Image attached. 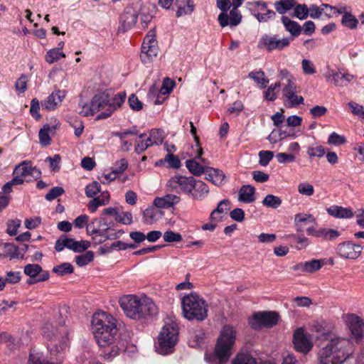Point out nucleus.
<instances>
[{"label":"nucleus","instance_id":"nucleus-1","mask_svg":"<svg viewBox=\"0 0 364 364\" xmlns=\"http://www.w3.org/2000/svg\"><path fill=\"white\" fill-rule=\"evenodd\" d=\"M92 334L101 348L100 355L105 359L117 355L124 347L119 340L116 319L104 311L97 310L92 314Z\"/></svg>","mask_w":364,"mask_h":364},{"label":"nucleus","instance_id":"nucleus-2","mask_svg":"<svg viewBox=\"0 0 364 364\" xmlns=\"http://www.w3.org/2000/svg\"><path fill=\"white\" fill-rule=\"evenodd\" d=\"M126 98V93H114L112 89L97 88L92 92V114L100 112L95 117V121L109 117L114 112L121 107Z\"/></svg>","mask_w":364,"mask_h":364},{"label":"nucleus","instance_id":"nucleus-3","mask_svg":"<svg viewBox=\"0 0 364 364\" xmlns=\"http://www.w3.org/2000/svg\"><path fill=\"white\" fill-rule=\"evenodd\" d=\"M353 353L350 341L343 337H335L318 352L317 364H343Z\"/></svg>","mask_w":364,"mask_h":364},{"label":"nucleus","instance_id":"nucleus-4","mask_svg":"<svg viewBox=\"0 0 364 364\" xmlns=\"http://www.w3.org/2000/svg\"><path fill=\"white\" fill-rule=\"evenodd\" d=\"M119 304L126 316L132 319H140L156 313L155 304L147 296L124 295L120 298Z\"/></svg>","mask_w":364,"mask_h":364},{"label":"nucleus","instance_id":"nucleus-5","mask_svg":"<svg viewBox=\"0 0 364 364\" xmlns=\"http://www.w3.org/2000/svg\"><path fill=\"white\" fill-rule=\"evenodd\" d=\"M237 331L230 325L224 326L220 331L215 349L213 360L210 364H225L231 355L235 343Z\"/></svg>","mask_w":364,"mask_h":364},{"label":"nucleus","instance_id":"nucleus-6","mask_svg":"<svg viewBox=\"0 0 364 364\" xmlns=\"http://www.w3.org/2000/svg\"><path fill=\"white\" fill-rule=\"evenodd\" d=\"M183 314L188 320L203 321L207 317L205 301L196 294L184 296L181 301Z\"/></svg>","mask_w":364,"mask_h":364},{"label":"nucleus","instance_id":"nucleus-7","mask_svg":"<svg viewBox=\"0 0 364 364\" xmlns=\"http://www.w3.org/2000/svg\"><path fill=\"white\" fill-rule=\"evenodd\" d=\"M178 340V328L174 322L166 323L159 336L157 351L162 355L171 353Z\"/></svg>","mask_w":364,"mask_h":364},{"label":"nucleus","instance_id":"nucleus-8","mask_svg":"<svg viewBox=\"0 0 364 364\" xmlns=\"http://www.w3.org/2000/svg\"><path fill=\"white\" fill-rule=\"evenodd\" d=\"M159 48L154 31H149L144 38L140 55L143 63L152 61L158 55Z\"/></svg>","mask_w":364,"mask_h":364},{"label":"nucleus","instance_id":"nucleus-9","mask_svg":"<svg viewBox=\"0 0 364 364\" xmlns=\"http://www.w3.org/2000/svg\"><path fill=\"white\" fill-rule=\"evenodd\" d=\"M279 314L274 311H262L255 313L249 318V324L254 329H259L262 326L272 327L277 323Z\"/></svg>","mask_w":364,"mask_h":364},{"label":"nucleus","instance_id":"nucleus-10","mask_svg":"<svg viewBox=\"0 0 364 364\" xmlns=\"http://www.w3.org/2000/svg\"><path fill=\"white\" fill-rule=\"evenodd\" d=\"M90 242L87 240H75L73 238H68L65 235L61 236L57 240L55 249L58 252H61L64 248H68L75 252H82L89 248Z\"/></svg>","mask_w":364,"mask_h":364},{"label":"nucleus","instance_id":"nucleus-11","mask_svg":"<svg viewBox=\"0 0 364 364\" xmlns=\"http://www.w3.org/2000/svg\"><path fill=\"white\" fill-rule=\"evenodd\" d=\"M252 15L259 23H266L276 17V13L268 9L264 1H257L249 4Z\"/></svg>","mask_w":364,"mask_h":364},{"label":"nucleus","instance_id":"nucleus-12","mask_svg":"<svg viewBox=\"0 0 364 364\" xmlns=\"http://www.w3.org/2000/svg\"><path fill=\"white\" fill-rule=\"evenodd\" d=\"M290 43L288 38H277L275 35H263L258 42V48H264L267 51L271 52L273 50H282L287 47Z\"/></svg>","mask_w":364,"mask_h":364},{"label":"nucleus","instance_id":"nucleus-13","mask_svg":"<svg viewBox=\"0 0 364 364\" xmlns=\"http://www.w3.org/2000/svg\"><path fill=\"white\" fill-rule=\"evenodd\" d=\"M193 178L175 175L168 180L167 186L171 191L176 193L183 192L189 194L192 191Z\"/></svg>","mask_w":364,"mask_h":364},{"label":"nucleus","instance_id":"nucleus-14","mask_svg":"<svg viewBox=\"0 0 364 364\" xmlns=\"http://www.w3.org/2000/svg\"><path fill=\"white\" fill-rule=\"evenodd\" d=\"M362 247L351 242L340 243L336 247V252L339 256L348 259H357L362 252Z\"/></svg>","mask_w":364,"mask_h":364},{"label":"nucleus","instance_id":"nucleus-15","mask_svg":"<svg viewBox=\"0 0 364 364\" xmlns=\"http://www.w3.org/2000/svg\"><path fill=\"white\" fill-rule=\"evenodd\" d=\"M293 343L295 349L304 354L309 352L313 347L311 341L301 328H299L294 332Z\"/></svg>","mask_w":364,"mask_h":364},{"label":"nucleus","instance_id":"nucleus-16","mask_svg":"<svg viewBox=\"0 0 364 364\" xmlns=\"http://www.w3.org/2000/svg\"><path fill=\"white\" fill-rule=\"evenodd\" d=\"M346 323L354 338L359 339L363 337L364 323L360 317L348 314L346 315Z\"/></svg>","mask_w":364,"mask_h":364},{"label":"nucleus","instance_id":"nucleus-17","mask_svg":"<svg viewBox=\"0 0 364 364\" xmlns=\"http://www.w3.org/2000/svg\"><path fill=\"white\" fill-rule=\"evenodd\" d=\"M100 192V185L97 182H92V212L102 205H105L109 202V193L107 191Z\"/></svg>","mask_w":364,"mask_h":364},{"label":"nucleus","instance_id":"nucleus-18","mask_svg":"<svg viewBox=\"0 0 364 364\" xmlns=\"http://www.w3.org/2000/svg\"><path fill=\"white\" fill-rule=\"evenodd\" d=\"M241 20L242 15L236 8H233L229 15L227 13L221 12L218 16V21L221 27L237 26Z\"/></svg>","mask_w":364,"mask_h":364},{"label":"nucleus","instance_id":"nucleus-19","mask_svg":"<svg viewBox=\"0 0 364 364\" xmlns=\"http://www.w3.org/2000/svg\"><path fill=\"white\" fill-rule=\"evenodd\" d=\"M137 13L132 8H127L120 17L119 30L125 32L132 28L137 21Z\"/></svg>","mask_w":364,"mask_h":364},{"label":"nucleus","instance_id":"nucleus-20","mask_svg":"<svg viewBox=\"0 0 364 364\" xmlns=\"http://www.w3.org/2000/svg\"><path fill=\"white\" fill-rule=\"evenodd\" d=\"M63 333L65 336H60L58 333L52 332V335L50 333L44 332V336L46 337L48 340L51 341L53 338L55 340L59 341L60 345L58 346L55 344L53 348H50V354L54 356H57L58 354L64 351L66 346L68 344V338L67 337V332L65 329L63 330Z\"/></svg>","mask_w":364,"mask_h":364},{"label":"nucleus","instance_id":"nucleus-21","mask_svg":"<svg viewBox=\"0 0 364 364\" xmlns=\"http://www.w3.org/2000/svg\"><path fill=\"white\" fill-rule=\"evenodd\" d=\"M109 77L110 69L109 66L102 65L101 66L99 65L96 67L94 75V87L100 85H108L109 82Z\"/></svg>","mask_w":364,"mask_h":364},{"label":"nucleus","instance_id":"nucleus-22","mask_svg":"<svg viewBox=\"0 0 364 364\" xmlns=\"http://www.w3.org/2000/svg\"><path fill=\"white\" fill-rule=\"evenodd\" d=\"M64 97L65 95L60 90L53 92L42 102V107L48 111L54 110Z\"/></svg>","mask_w":364,"mask_h":364},{"label":"nucleus","instance_id":"nucleus-23","mask_svg":"<svg viewBox=\"0 0 364 364\" xmlns=\"http://www.w3.org/2000/svg\"><path fill=\"white\" fill-rule=\"evenodd\" d=\"M0 248L4 257H9L10 259L23 258V254H21L19 248L13 243H1L0 244Z\"/></svg>","mask_w":364,"mask_h":364},{"label":"nucleus","instance_id":"nucleus-24","mask_svg":"<svg viewBox=\"0 0 364 364\" xmlns=\"http://www.w3.org/2000/svg\"><path fill=\"white\" fill-rule=\"evenodd\" d=\"M191 195L196 199H202L209 193L208 186L202 181H196L193 178Z\"/></svg>","mask_w":364,"mask_h":364},{"label":"nucleus","instance_id":"nucleus-25","mask_svg":"<svg viewBox=\"0 0 364 364\" xmlns=\"http://www.w3.org/2000/svg\"><path fill=\"white\" fill-rule=\"evenodd\" d=\"M180 201V198L176 195L167 194L163 197H157L154 200V204L159 208H168Z\"/></svg>","mask_w":364,"mask_h":364},{"label":"nucleus","instance_id":"nucleus-26","mask_svg":"<svg viewBox=\"0 0 364 364\" xmlns=\"http://www.w3.org/2000/svg\"><path fill=\"white\" fill-rule=\"evenodd\" d=\"M255 188L251 185L242 186L239 190L238 200L240 202L250 203L255 200Z\"/></svg>","mask_w":364,"mask_h":364},{"label":"nucleus","instance_id":"nucleus-27","mask_svg":"<svg viewBox=\"0 0 364 364\" xmlns=\"http://www.w3.org/2000/svg\"><path fill=\"white\" fill-rule=\"evenodd\" d=\"M57 125L50 126L49 124H45L43 128L40 129L38 136L42 146H47L50 144L51 139L49 134H54Z\"/></svg>","mask_w":364,"mask_h":364},{"label":"nucleus","instance_id":"nucleus-28","mask_svg":"<svg viewBox=\"0 0 364 364\" xmlns=\"http://www.w3.org/2000/svg\"><path fill=\"white\" fill-rule=\"evenodd\" d=\"M143 215L144 219L146 223L152 224L163 217L164 212L159 208L151 207L146 208L144 211Z\"/></svg>","mask_w":364,"mask_h":364},{"label":"nucleus","instance_id":"nucleus-29","mask_svg":"<svg viewBox=\"0 0 364 364\" xmlns=\"http://www.w3.org/2000/svg\"><path fill=\"white\" fill-rule=\"evenodd\" d=\"M230 208V201L228 199L220 201L217 208L212 211L210 217V220L215 222L219 221L222 218L220 215L225 214Z\"/></svg>","mask_w":364,"mask_h":364},{"label":"nucleus","instance_id":"nucleus-30","mask_svg":"<svg viewBox=\"0 0 364 364\" xmlns=\"http://www.w3.org/2000/svg\"><path fill=\"white\" fill-rule=\"evenodd\" d=\"M281 21L286 31L289 32L293 36H298L301 33V27L297 22L291 20L287 16H282Z\"/></svg>","mask_w":364,"mask_h":364},{"label":"nucleus","instance_id":"nucleus-31","mask_svg":"<svg viewBox=\"0 0 364 364\" xmlns=\"http://www.w3.org/2000/svg\"><path fill=\"white\" fill-rule=\"evenodd\" d=\"M205 172L207 173L206 179L213 184L220 186L223 183L225 176L222 171L208 167Z\"/></svg>","mask_w":364,"mask_h":364},{"label":"nucleus","instance_id":"nucleus-32","mask_svg":"<svg viewBox=\"0 0 364 364\" xmlns=\"http://www.w3.org/2000/svg\"><path fill=\"white\" fill-rule=\"evenodd\" d=\"M327 212L329 215L338 218H350L353 216L351 209L337 205L328 208Z\"/></svg>","mask_w":364,"mask_h":364},{"label":"nucleus","instance_id":"nucleus-33","mask_svg":"<svg viewBox=\"0 0 364 364\" xmlns=\"http://www.w3.org/2000/svg\"><path fill=\"white\" fill-rule=\"evenodd\" d=\"M175 6L177 8L176 15L178 17L190 14L193 11V4L191 0H176Z\"/></svg>","mask_w":364,"mask_h":364},{"label":"nucleus","instance_id":"nucleus-34","mask_svg":"<svg viewBox=\"0 0 364 364\" xmlns=\"http://www.w3.org/2000/svg\"><path fill=\"white\" fill-rule=\"evenodd\" d=\"M36 170L31 166V161H24L16 166L13 171V174H16L21 178L33 173V171Z\"/></svg>","mask_w":364,"mask_h":364},{"label":"nucleus","instance_id":"nucleus-35","mask_svg":"<svg viewBox=\"0 0 364 364\" xmlns=\"http://www.w3.org/2000/svg\"><path fill=\"white\" fill-rule=\"evenodd\" d=\"M322 267L321 260L312 259L309 262L300 263L298 266V269H300L303 272L313 273L319 270Z\"/></svg>","mask_w":364,"mask_h":364},{"label":"nucleus","instance_id":"nucleus-36","mask_svg":"<svg viewBox=\"0 0 364 364\" xmlns=\"http://www.w3.org/2000/svg\"><path fill=\"white\" fill-rule=\"evenodd\" d=\"M296 5L295 0H279L274 2L275 10L279 14L284 15L291 10Z\"/></svg>","mask_w":364,"mask_h":364},{"label":"nucleus","instance_id":"nucleus-37","mask_svg":"<svg viewBox=\"0 0 364 364\" xmlns=\"http://www.w3.org/2000/svg\"><path fill=\"white\" fill-rule=\"evenodd\" d=\"M186 166L191 173L196 176H200L207 170V168H205L194 159L187 160L186 161Z\"/></svg>","mask_w":364,"mask_h":364},{"label":"nucleus","instance_id":"nucleus-38","mask_svg":"<svg viewBox=\"0 0 364 364\" xmlns=\"http://www.w3.org/2000/svg\"><path fill=\"white\" fill-rule=\"evenodd\" d=\"M282 200L279 197L272 194L267 195L262 202L264 206L273 209L278 208L282 205Z\"/></svg>","mask_w":364,"mask_h":364},{"label":"nucleus","instance_id":"nucleus-39","mask_svg":"<svg viewBox=\"0 0 364 364\" xmlns=\"http://www.w3.org/2000/svg\"><path fill=\"white\" fill-rule=\"evenodd\" d=\"M190 127L191 133L193 136L196 146L195 157L199 159L203 164H206L207 161L205 159L201 158V155L203 154V149L200 146L199 137L196 135V128L194 127L192 122H190Z\"/></svg>","mask_w":364,"mask_h":364},{"label":"nucleus","instance_id":"nucleus-40","mask_svg":"<svg viewBox=\"0 0 364 364\" xmlns=\"http://www.w3.org/2000/svg\"><path fill=\"white\" fill-rule=\"evenodd\" d=\"M53 272L59 276H64L73 273V266L68 262H64L53 268Z\"/></svg>","mask_w":364,"mask_h":364},{"label":"nucleus","instance_id":"nucleus-41","mask_svg":"<svg viewBox=\"0 0 364 364\" xmlns=\"http://www.w3.org/2000/svg\"><path fill=\"white\" fill-rule=\"evenodd\" d=\"M309 14V8L303 4H296L294 6V11L293 16L300 19L304 20L306 19Z\"/></svg>","mask_w":364,"mask_h":364},{"label":"nucleus","instance_id":"nucleus-42","mask_svg":"<svg viewBox=\"0 0 364 364\" xmlns=\"http://www.w3.org/2000/svg\"><path fill=\"white\" fill-rule=\"evenodd\" d=\"M280 83L275 82L271 85L264 93V98L268 101H274L277 97V93L280 88Z\"/></svg>","mask_w":364,"mask_h":364},{"label":"nucleus","instance_id":"nucleus-43","mask_svg":"<svg viewBox=\"0 0 364 364\" xmlns=\"http://www.w3.org/2000/svg\"><path fill=\"white\" fill-rule=\"evenodd\" d=\"M232 364H257L256 360L248 353H239Z\"/></svg>","mask_w":364,"mask_h":364},{"label":"nucleus","instance_id":"nucleus-44","mask_svg":"<svg viewBox=\"0 0 364 364\" xmlns=\"http://www.w3.org/2000/svg\"><path fill=\"white\" fill-rule=\"evenodd\" d=\"M341 23L343 26L350 29H354L358 24V19L350 12L343 16Z\"/></svg>","mask_w":364,"mask_h":364},{"label":"nucleus","instance_id":"nucleus-45","mask_svg":"<svg viewBox=\"0 0 364 364\" xmlns=\"http://www.w3.org/2000/svg\"><path fill=\"white\" fill-rule=\"evenodd\" d=\"M249 77L254 80L257 83L260 84L262 87H266L269 83V80L265 77L262 71H252L248 75Z\"/></svg>","mask_w":364,"mask_h":364},{"label":"nucleus","instance_id":"nucleus-46","mask_svg":"<svg viewBox=\"0 0 364 364\" xmlns=\"http://www.w3.org/2000/svg\"><path fill=\"white\" fill-rule=\"evenodd\" d=\"M23 271L31 278H36L42 272V267L39 264H28L24 267Z\"/></svg>","mask_w":364,"mask_h":364},{"label":"nucleus","instance_id":"nucleus-47","mask_svg":"<svg viewBox=\"0 0 364 364\" xmlns=\"http://www.w3.org/2000/svg\"><path fill=\"white\" fill-rule=\"evenodd\" d=\"M327 80L331 82H333L336 86H346L343 73L332 72V73L329 74V75L327 77Z\"/></svg>","mask_w":364,"mask_h":364},{"label":"nucleus","instance_id":"nucleus-48","mask_svg":"<svg viewBox=\"0 0 364 364\" xmlns=\"http://www.w3.org/2000/svg\"><path fill=\"white\" fill-rule=\"evenodd\" d=\"M204 333L201 331H192L190 332L189 345L191 347L199 346L203 339Z\"/></svg>","mask_w":364,"mask_h":364},{"label":"nucleus","instance_id":"nucleus-49","mask_svg":"<svg viewBox=\"0 0 364 364\" xmlns=\"http://www.w3.org/2000/svg\"><path fill=\"white\" fill-rule=\"evenodd\" d=\"M65 55L59 51V50L53 48L47 52L46 55V60L47 63L51 64L58 60L60 58H65Z\"/></svg>","mask_w":364,"mask_h":364},{"label":"nucleus","instance_id":"nucleus-50","mask_svg":"<svg viewBox=\"0 0 364 364\" xmlns=\"http://www.w3.org/2000/svg\"><path fill=\"white\" fill-rule=\"evenodd\" d=\"M145 136L146 134H141L135 139V151L139 154H141L149 148L144 139Z\"/></svg>","mask_w":364,"mask_h":364},{"label":"nucleus","instance_id":"nucleus-51","mask_svg":"<svg viewBox=\"0 0 364 364\" xmlns=\"http://www.w3.org/2000/svg\"><path fill=\"white\" fill-rule=\"evenodd\" d=\"M314 222H315V218L311 214L297 213L296 215H295L294 223L297 226H299L301 223H314Z\"/></svg>","mask_w":364,"mask_h":364},{"label":"nucleus","instance_id":"nucleus-52","mask_svg":"<svg viewBox=\"0 0 364 364\" xmlns=\"http://www.w3.org/2000/svg\"><path fill=\"white\" fill-rule=\"evenodd\" d=\"M88 90H84L80 95V105L82 107V109L80 112V114L82 116H88L91 113V105L83 101V98L86 97L88 95Z\"/></svg>","mask_w":364,"mask_h":364},{"label":"nucleus","instance_id":"nucleus-53","mask_svg":"<svg viewBox=\"0 0 364 364\" xmlns=\"http://www.w3.org/2000/svg\"><path fill=\"white\" fill-rule=\"evenodd\" d=\"M149 134L154 143L157 146L161 144L165 138L164 132L161 129H151Z\"/></svg>","mask_w":364,"mask_h":364},{"label":"nucleus","instance_id":"nucleus-54","mask_svg":"<svg viewBox=\"0 0 364 364\" xmlns=\"http://www.w3.org/2000/svg\"><path fill=\"white\" fill-rule=\"evenodd\" d=\"M258 155L259 158V163L262 166H267L274 156V154L271 151H260Z\"/></svg>","mask_w":364,"mask_h":364},{"label":"nucleus","instance_id":"nucleus-55","mask_svg":"<svg viewBox=\"0 0 364 364\" xmlns=\"http://www.w3.org/2000/svg\"><path fill=\"white\" fill-rule=\"evenodd\" d=\"M115 220L124 225H129L132 223V215L129 212H118Z\"/></svg>","mask_w":364,"mask_h":364},{"label":"nucleus","instance_id":"nucleus-56","mask_svg":"<svg viewBox=\"0 0 364 364\" xmlns=\"http://www.w3.org/2000/svg\"><path fill=\"white\" fill-rule=\"evenodd\" d=\"M298 192L306 196H311L314 194V189L312 185L308 183H301L298 186Z\"/></svg>","mask_w":364,"mask_h":364},{"label":"nucleus","instance_id":"nucleus-57","mask_svg":"<svg viewBox=\"0 0 364 364\" xmlns=\"http://www.w3.org/2000/svg\"><path fill=\"white\" fill-rule=\"evenodd\" d=\"M21 223L20 220H11L8 221L6 232L11 236L16 235Z\"/></svg>","mask_w":364,"mask_h":364},{"label":"nucleus","instance_id":"nucleus-58","mask_svg":"<svg viewBox=\"0 0 364 364\" xmlns=\"http://www.w3.org/2000/svg\"><path fill=\"white\" fill-rule=\"evenodd\" d=\"M163 237L164 241L166 242H180L182 240L181 234L171 230L165 232Z\"/></svg>","mask_w":364,"mask_h":364},{"label":"nucleus","instance_id":"nucleus-59","mask_svg":"<svg viewBox=\"0 0 364 364\" xmlns=\"http://www.w3.org/2000/svg\"><path fill=\"white\" fill-rule=\"evenodd\" d=\"M174 87V82L168 77L164 79L162 85L159 89V92L162 95L168 94L171 92Z\"/></svg>","mask_w":364,"mask_h":364},{"label":"nucleus","instance_id":"nucleus-60","mask_svg":"<svg viewBox=\"0 0 364 364\" xmlns=\"http://www.w3.org/2000/svg\"><path fill=\"white\" fill-rule=\"evenodd\" d=\"M307 154L310 156L321 157L325 154L324 148L321 145L311 146L307 149Z\"/></svg>","mask_w":364,"mask_h":364},{"label":"nucleus","instance_id":"nucleus-61","mask_svg":"<svg viewBox=\"0 0 364 364\" xmlns=\"http://www.w3.org/2000/svg\"><path fill=\"white\" fill-rule=\"evenodd\" d=\"M64 189L62 187H54L52 188L48 193L46 195L45 198L47 200L51 201L57 197L64 193Z\"/></svg>","mask_w":364,"mask_h":364},{"label":"nucleus","instance_id":"nucleus-62","mask_svg":"<svg viewBox=\"0 0 364 364\" xmlns=\"http://www.w3.org/2000/svg\"><path fill=\"white\" fill-rule=\"evenodd\" d=\"M27 76L21 75L16 82L15 88L16 91L23 93L27 90Z\"/></svg>","mask_w":364,"mask_h":364},{"label":"nucleus","instance_id":"nucleus-63","mask_svg":"<svg viewBox=\"0 0 364 364\" xmlns=\"http://www.w3.org/2000/svg\"><path fill=\"white\" fill-rule=\"evenodd\" d=\"M128 103L130 108L134 111H139L143 107V104L135 95H131L129 97Z\"/></svg>","mask_w":364,"mask_h":364},{"label":"nucleus","instance_id":"nucleus-64","mask_svg":"<svg viewBox=\"0 0 364 364\" xmlns=\"http://www.w3.org/2000/svg\"><path fill=\"white\" fill-rule=\"evenodd\" d=\"M284 97L287 99L291 107L299 105L304 102L303 97L296 95V91Z\"/></svg>","mask_w":364,"mask_h":364}]
</instances>
